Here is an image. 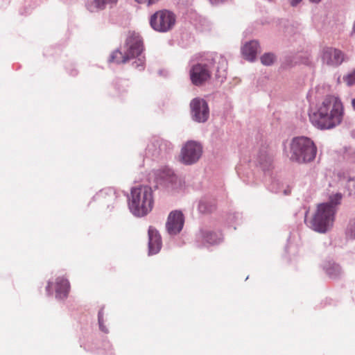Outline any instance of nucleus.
I'll use <instances>...</instances> for the list:
<instances>
[{
	"instance_id": "1",
	"label": "nucleus",
	"mask_w": 355,
	"mask_h": 355,
	"mask_svg": "<svg viewBox=\"0 0 355 355\" xmlns=\"http://www.w3.org/2000/svg\"><path fill=\"white\" fill-rule=\"evenodd\" d=\"M343 105L334 96H327L318 109L309 113L312 125L320 130H329L338 125L343 120Z\"/></svg>"
},
{
	"instance_id": "2",
	"label": "nucleus",
	"mask_w": 355,
	"mask_h": 355,
	"mask_svg": "<svg viewBox=\"0 0 355 355\" xmlns=\"http://www.w3.org/2000/svg\"><path fill=\"white\" fill-rule=\"evenodd\" d=\"M214 67L216 79L220 83H223L227 77V62L221 55L214 58L209 54L191 65L189 70L191 83L196 86L202 85L211 78Z\"/></svg>"
},
{
	"instance_id": "3",
	"label": "nucleus",
	"mask_w": 355,
	"mask_h": 355,
	"mask_svg": "<svg viewBox=\"0 0 355 355\" xmlns=\"http://www.w3.org/2000/svg\"><path fill=\"white\" fill-rule=\"evenodd\" d=\"M317 152V147L311 139L303 136L297 137L291 142L289 158L298 164L310 163L315 159Z\"/></svg>"
},
{
	"instance_id": "4",
	"label": "nucleus",
	"mask_w": 355,
	"mask_h": 355,
	"mask_svg": "<svg viewBox=\"0 0 355 355\" xmlns=\"http://www.w3.org/2000/svg\"><path fill=\"white\" fill-rule=\"evenodd\" d=\"M336 213V209L328 204L318 205L310 222L311 229L320 233H325L333 226Z\"/></svg>"
},
{
	"instance_id": "5",
	"label": "nucleus",
	"mask_w": 355,
	"mask_h": 355,
	"mask_svg": "<svg viewBox=\"0 0 355 355\" xmlns=\"http://www.w3.org/2000/svg\"><path fill=\"white\" fill-rule=\"evenodd\" d=\"M151 187L147 185L135 187V216L142 217L151 211L153 207Z\"/></svg>"
},
{
	"instance_id": "6",
	"label": "nucleus",
	"mask_w": 355,
	"mask_h": 355,
	"mask_svg": "<svg viewBox=\"0 0 355 355\" xmlns=\"http://www.w3.org/2000/svg\"><path fill=\"white\" fill-rule=\"evenodd\" d=\"M176 23V16L166 9L159 10L153 14L149 18L150 27L158 33H167L171 31Z\"/></svg>"
},
{
	"instance_id": "7",
	"label": "nucleus",
	"mask_w": 355,
	"mask_h": 355,
	"mask_svg": "<svg viewBox=\"0 0 355 355\" xmlns=\"http://www.w3.org/2000/svg\"><path fill=\"white\" fill-rule=\"evenodd\" d=\"M156 182L168 190L179 191L183 187L182 180L168 167H164L155 172Z\"/></svg>"
},
{
	"instance_id": "8",
	"label": "nucleus",
	"mask_w": 355,
	"mask_h": 355,
	"mask_svg": "<svg viewBox=\"0 0 355 355\" xmlns=\"http://www.w3.org/2000/svg\"><path fill=\"white\" fill-rule=\"evenodd\" d=\"M133 58V33L130 34L123 45L113 51L108 58V62L123 64Z\"/></svg>"
},
{
	"instance_id": "9",
	"label": "nucleus",
	"mask_w": 355,
	"mask_h": 355,
	"mask_svg": "<svg viewBox=\"0 0 355 355\" xmlns=\"http://www.w3.org/2000/svg\"><path fill=\"white\" fill-rule=\"evenodd\" d=\"M202 154V146L196 141H188L182 148L180 160L186 165L196 163Z\"/></svg>"
},
{
	"instance_id": "10",
	"label": "nucleus",
	"mask_w": 355,
	"mask_h": 355,
	"mask_svg": "<svg viewBox=\"0 0 355 355\" xmlns=\"http://www.w3.org/2000/svg\"><path fill=\"white\" fill-rule=\"evenodd\" d=\"M191 117L197 123H205L209 117L207 102L203 98H195L190 103Z\"/></svg>"
},
{
	"instance_id": "11",
	"label": "nucleus",
	"mask_w": 355,
	"mask_h": 355,
	"mask_svg": "<svg viewBox=\"0 0 355 355\" xmlns=\"http://www.w3.org/2000/svg\"><path fill=\"white\" fill-rule=\"evenodd\" d=\"M172 148L171 144L159 137H153L146 148V154L153 158L163 157Z\"/></svg>"
},
{
	"instance_id": "12",
	"label": "nucleus",
	"mask_w": 355,
	"mask_h": 355,
	"mask_svg": "<svg viewBox=\"0 0 355 355\" xmlns=\"http://www.w3.org/2000/svg\"><path fill=\"white\" fill-rule=\"evenodd\" d=\"M53 288L55 290V298L58 300H62L68 296L70 290V284L68 279L66 278L58 277L55 279L54 284L50 280L48 282L46 286V292L48 295H53Z\"/></svg>"
},
{
	"instance_id": "13",
	"label": "nucleus",
	"mask_w": 355,
	"mask_h": 355,
	"mask_svg": "<svg viewBox=\"0 0 355 355\" xmlns=\"http://www.w3.org/2000/svg\"><path fill=\"white\" fill-rule=\"evenodd\" d=\"M184 217L181 211L174 210L170 212L166 223V230L171 236L179 234L184 226Z\"/></svg>"
},
{
	"instance_id": "14",
	"label": "nucleus",
	"mask_w": 355,
	"mask_h": 355,
	"mask_svg": "<svg viewBox=\"0 0 355 355\" xmlns=\"http://www.w3.org/2000/svg\"><path fill=\"white\" fill-rule=\"evenodd\" d=\"M323 63L329 66L338 67L344 61L343 53L332 47H324L321 53Z\"/></svg>"
},
{
	"instance_id": "15",
	"label": "nucleus",
	"mask_w": 355,
	"mask_h": 355,
	"mask_svg": "<svg viewBox=\"0 0 355 355\" xmlns=\"http://www.w3.org/2000/svg\"><path fill=\"white\" fill-rule=\"evenodd\" d=\"M148 254L154 255L157 254L162 246V238L159 232L153 227L150 226L148 231Z\"/></svg>"
},
{
	"instance_id": "16",
	"label": "nucleus",
	"mask_w": 355,
	"mask_h": 355,
	"mask_svg": "<svg viewBox=\"0 0 355 355\" xmlns=\"http://www.w3.org/2000/svg\"><path fill=\"white\" fill-rule=\"evenodd\" d=\"M135 64L139 71H142L145 67L146 57L144 54V43L139 35H135Z\"/></svg>"
},
{
	"instance_id": "17",
	"label": "nucleus",
	"mask_w": 355,
	"mask_h": 355,
	"mask_svg": "<svg viewBox=\"0 0 355 355\" xmlns=\"http://www.w3.org/2000/svg\"><path fill=\"white\" fill-rule=\"evenodd\" d=\"M198 241L203 245H216L219 243L222 239V234L220 232H215L209 230H201L197 236Z\"/></svg>"
},
{
	"instance_id": "18",
	"label": "nucleus",
	"mask_w": 355,
	"mask_h": 355,
	"mask_svg": "<svg viewBox=\"0 0 355 355\" xmlns=\"http://www.w3.org/2000/svg\"><path fill=\"white\" fill-rule=\"evenodd\" d=\"M241 51L243 57L246 60L251 62L254 61L257 53L260 51V46L258 41L251 40L246 42L243 46Z\"/></svg>"
},
{
	"instance_id": "19",
	"label": "nucleus",
	"mask_w": 355,
	"mask_h": 355,
	"mask_svg": "<svg viewBox=\"0 0 355 355\" xmlns=\"http://www.w3.org/2000/svg\"><path fill=\"white\" fill-rule=\"evenodd\" d=\"M118 0H93L87 3V8L91 12L103 10L107 7L112 8L116 5Z\"/></svg>"
},
{
	"instance_id": "20",
	"label": "nucleus",
	"mask_w": 355,
	"mask_h": 355,
	"mask_svg": "<svg viewBox=\"0 0 355 355\" xmlns=\"http://www.w3.org/2000/svg\"><path fill=\"white\" fill-rule=\"evenodd\" d=\"M268 187L273 193H282L284 195H288L291 192V188L288 185L285 184L282 180L277 178L272 179Z\"/></svg>"
},
{
	"instance_id": "21",
	"label": "nucleus",
	"mask_w": 355,
	"mask_h": 355,
	"mask_svg": "<svg viewBox=\"0 0 355 355\" xmlns=\"http://www.w3.org/2000/svg\"><path fill=\"white\" fill-rule=\"evenodd\" d=\"M272 161V157L268 155L266 148H263L259 151L255 160L256 163L259 164L264 171L270 168Z\"/></svg>"
},
{
	"instance_id": "22",
	"label": "nucleus",
	"mask_w": 355,
	"mask_h": 355,
	"mask_svg": "<svg viewBox=\"0 0 355 355\" xmlns=\"http://www.w3.org/2000/svg\"><path fill=\"white\" fill-rule=\"evenodd\" d=\"M323 269L325 271L326 274L332 279H336L341 274V268L340 266L334 262V261H327L325 262L323 265Z\"/></svg>"
},
{
	"instance_id": "23",
	"label": "nucleus",
	"mask_w": 355,
	"mask_h": 355,
	"mask_svg": "<svg viewBox=\"0 0 355 355\" xmlns=\"http://www.w3.org/2000/svg\"><path fill=\"white\" fill-rule=\"evenodd\" d=\"M198 209L200 213L207 214L211 212L215 209V204L213 201L207 198H202L198 203Z\"/></svg>"
},
{
	"instance_id": "24",
	"label": "nucleus",
	"mask_w": 355,
	"mask_h": 355,
	"mask_svg": "<svg viewBox=\"0 0 355 355\" xmlns=\"http://www.w3.org/2000/svg\"><path fill=\"white\" fill-rule=\"evenodd\" d=\"M345 235L347 240H355V216L349 219L345 230Z\"/></svg>"
},
{
	"instance_id": "25",
	"label": "nucleus",
	"mask_w": 355,
	"mask_h": 355,
	"mask_svg": "<svg viewBox=\"0 0 355 355\" xmlns=\"http://www.w3.org/2000/svg\"><path fill=\"white\" fill-rule=\"evenodd\" d=\"M106 319L104 317L103 307H102L98 313V328L104 334H109L110 331L108 327L105 325Z\"/></svg>"
},
{
	"instance_id": "26",
	"label": "nucleus",
	"mask_w": 355,
	"mask_h": 355,
	"mask_svg": "<svg viewBox=\"0 0 355 355\" xmlns=\"http://www.w3.org/2000/svg\"><path fill=\"white\" fill-rule=\"evenodd\" d=\"M343 198V195L340 193H336L335 194L331 195L329 198V201L327 202H323L322 204H328L336 209L337 211V206L340 204L341 200Z\"/></svg>"
},
{
	"instance_id": "27",
	"label": "nucleus",
	"mask_w": 355,
	"mask_h": 355,
	"mask_svg": "<svg viewBox=\"0 0 355 355\" xmlns=\"http://www.w3.org/2000/svg\"><path fill=\"white\" fill-rule=\"evenodd\" d=\"M260 59L263 65L270 66L276 61L277 57L275 53L269 52L265 53Z\"/></svg>"
},
{
	"instance_id": "28",
	"label": "nucleus",
	"mask_w": 355,
	"mask_h": 355,
	"mask_svg": "<svg viewBox=\"0 0 355 355\" xmlns=\"http://www.w3.org/2000/svg\"><path fill=\"white\" fill-rule=\"evenodd\" d=\"M342 181L345 182V187L348 191L349 195H355V178L344 177Z\"/></svg>"
},
{
	"instance_id": "29",
	"label": "nucleus",
	"mask_w": 355,
	"mask_h": 355,
	"mask_svg": "<svg viewBox=\"0 0 355 355\" xmlns=\"http://www.w3.org/2000/svg\"><path fill=\"white\" fill-rule=\"evenodd\" d=\"M104 355H114L112 345L109 340H105L102 343Z\"/></svg>"
},
{
	"instance_id": "30",
	"label": "nucleus",
	"mask_w": 355,
	"mask_h": 355,
	"mask_svg": "<svg viewBox=\"0 0 355 355\" xmlns=\"http://www.w3.org/2000/svg\"><path fill=\"white\" fill-rule=\"evenodd\" d=\"M123 193L128 201V209L130 213L133 214V187L130 188V194L126 192H123Z\"/></svg>"
},
{
	"instance_id": "31",
	"label": "nucleus",
	"mask_w": 355,
	"mask_h": 355,
	"mask_svg": "<svg viewBox=\"0 0 355 355\" xmlns=\"http://www.w3.org/2000/svg\"><path fill=\"white\" fill-rule=\"evenodd\" d=\"M296 60L295 61V64H310L311 60L309 55H306L304 56L302 55H297L295 58Z\"/></svg>"
},
{
	"instance_id": "32",
	"label": "nucleus",
	"mask_w": 355,
	"mask_h": 355,
	"mask_svg": "<svg viewBox=\"0 0 355 355\" xmlns=\"http://www.w3.org/2000/svg\"><path fill=\"white\" fill-rule=\"evenodd\" d=\"M105 194H115V191L113 188H108L106 189H103L99 191V193H96V196H94V198H99L103 197Z\"/></svg>"
},
{
	"instance_id": "33",
	"label": "nucleus",
	"mask_w": 355,
	"mask_h": 355,
	"mask_svg": "<svg viewBox=\"0 0 355 355\" xmlns=\"http://www.w3.org/2000/svg\"><path fill=\"white\" fill-rule=\"evenodd\" d=\"M347 84L349 86H351L355 83V70L352 73L349 74L346 78H345Z\"/></svg>"
},
{
	"instance_id": "34",
	"label": "nucleus",
	"mask_w": 355,
	"mask_h": 355,
	"mask_svg": "<svg viewBox=\"0 0 355 355\" xmlns=\"http://www.w3.org/2000/svg\"><path fill=\"white\" fill-rule=\"evenodd\" d=\"M159 0H135V1H137L139 3L141 4H145L147 6L153 5L156 3Z\"/></svg>"
},
{
	"instance_id": "35",
	"label": "nucleus",
	"mask_w": 355,
	"mask_h": 355,
	"mask_svg": "<svg viewBox=\"0 0 355 355\" xmlns=\"http://www.w3.org/2000/svg\"><path fill=\"white\" fill-rule=\"evenodd\" d=\"M292 6H296L302 0H288Z\"/></svg>"
},
{
	"instance_id": "36",
	"label": "nucleus",
	"mask_w": 355,
	"mask_h": 355,
	"mask_svg": "<svg viewBox=\"0 0 355 355\" xmlns=\"http://www.w3.org/2000/svg\"><path fill=\"white\" fill-rule=\"evenodd\" d=\"M69 74L72 76H75L78 74V71L74 69H72L70 72H69Z\"/></svg>"
},
{
	"instance_id": "37",
	"label": "nucleus",
	"mask_w": 355,
	"mask_h": 355,
	"mask_svg": "<svg viewBox=\"0 0 355 355\" xmlns=\"http://www.w3.org/2000/svg\"><path fill=\"white\" fill-rule=\"evenodd\" d=\"M311 3H318L319 2H320L322 0H309Z\"/></svg>"
},
{
	"instance_id": "38",
	"label": "nucleus",
	"mask_w": 355,
	"mask_h": 355,
	"mask_svg": "<svg viewBox=\"0 0 355 355\" xmlns=\"http://www.w3.org/2000/svg\"><path fill=\"white\" fill-rule=\"evenodd\" d=\"M352 104L354 110H355V98L352 100Z\"/></svg>"
},
{
	"instance_id": "39",
	"label": "nucleus",
	"mask_w": 355,
	"mask_h": 355,
	"mask_svg": "<svg viewBox=\"0 0 355 355\" xmlns=\"http://www.w3.org/2000/svg\"><path fill=\"white\" fill-rule=\"evenodd\" d=\"M241 178L243 179V182H245L247 184H249V183H250V181H249V180H248L244 179V178H243V177H241Z\"/></svg>"
},
{
	"instance_id": "40",
	"label": "nucleus",
	"mask_w": 355,
	"mask_h": 355,
	"mask_svg": "<svg viewBox=\"0 0 355 355\" xmlns=\"http://www.w3.org/2000/svg\"><path fill=\"white\" fill-rule=\"evenodd\" d=\"M237 173H238L239 175H240V171H239V169H238V171H237Z\"/></svg>"
}]
</instances>
